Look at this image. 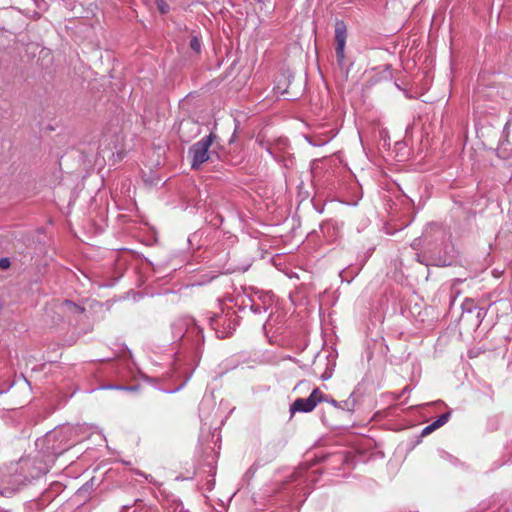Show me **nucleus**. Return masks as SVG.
I'll return each instance as SVG.
<instances>
[{
	"label": "nucleus",
	"instance_id": "nucleus-1",
	"mask_svg": "<svg viewBox=\"0 0 512 512\" xmlns=\"http://www.w3.org/2000/svg\"><path fill=\"white\" fill-rule=\"evenodd\" d=\"M216 139V135L211 132L202 139L190 146L188 156L191 159V168L198 170L202 165L210 159L214 150L210 151V147Z\"/></svg>",
	"mask_w": 512,
	"mask_h": 512
},
{
	"label": "nucleus",
	"instance_id": "nucleus-2",
	"mask_svg": "<svg viewBox=\"0 0 512 512\" xmlns=\"http://www.w3.org/2000/svg\"><path fill=\"white\" fill-rule=\"evenodd\" d=\"M171 331L175 340L182 339L184 336L192 337L195 341H200L203 338L202 329L196 325L191 317L177 318L171 324Z\"/></svg>",
	"mask_w": 512,
	"mask_h": 512
},
{
	"label": "nucleus",
	"instance_id": "nucleus-3",
	"mask_svg": "<svg viewBox=\"0 0 512 512\" xmlns=\"http://www.w3.org/2000/svg\"><path fill=\"white\" fill-rule=\"evenodd\" d=\"M328 401L327 395H324L319 388H314L307 398H297L289 408L291 416L295 413H309L312 412L318 403Z\"/></svg>",
	"mask_w": 512,
	"mask_h": 512
},
{
	"label": "nucleus",
	"instance_id": "nucleus-4",
	"mask_svg": "<svg viewBox=\"0 0 512 512\" xmlns=\"http://www.w3.org/2000/svg\"><path fill=\"white\" fill-rule=\"evenodd\" d=\"M2 489L0 494L11 495L18 491L22 486H25L28 482L24 473L19 469V463L15 468L10 469L9 474L3 475L1 479Z\"/></svg>",
	"mask_w": 512,
	"mask_h": 512
},
{
	"label": "nucleus",
	"instance_id": "nucleus-5",
	"mask_svg": "<svg viewBox=\"0 0 512 512\" xmlns=\"http://www.w3.org/2000/svg\"><path fill=\"white\" fill-rule=\"evenodd\" d=\"M347 39V27L343 20L335 23V53L338 65L342 68L345 65V47Z\"/></svg>",
	"mask_w": 512,
	"mask_h": 512
},
{
	"label": "nucleus",
	"instance_id": "nucleus-6",
	"mask_svg": "<svg viewBox=\"0 0 512 512\" xmlns=\"http://www.w3.org/2000/svg\"><path fill=\"white\" fill-rule=\"evenodd\" d=\"M19 469L24 473L28 483L48 472V469L40 461L32 459H21Z\"/></svg>",
	"mask_w": 512,
	"mask_h": 512
},
{
	"label": "nucleus",
	"instance_id": "nucleus-7",
	"mask_svg": "<svg viewBox=\"0 0 512 512\" xmlns=\"http://www.w3.org/2000/svg\"><path fill=\"white\" fill-rule=\"evenodd\" d=\"M284 258H271L273 265L280 271H282L288 278L292 279H304V275L307 270L300 266L287 264Z\"/></svg>",
	"mask_w": 512,
	"mask_h": 512
},
{
	"label": "nucleus",
	"instance_id": "nucleus-8",
	"mask_svg": "<svg viewBox=\"0 0 512 512\" xmlns=\"http://www.w3.org/2000/svg\"><path fill=\"white\" fill-rule=\"evenodd\" d=\"M254 301L261 303L262 308L270 309L274 303V294L271 291H261L256 289H251L250 293H246Z\"/></svg>",
	"mask_w": 512,
	"mask_h": 512
},
{
	"label": "nucleus",
	"instance_id": "nucleus-9",
	"mask_svg": "<svg viewBox=\"0 0 512 512\" xmlns=\"http://www.w3.org/2000/svg\"><path fill=\"white\" fill-rule=\"evenodd\" d=\"M364 265V260L361 259L358 263L349 264L346 268H344L340 272V277L342 281H347L348 283L353 280V278L360 272Z\"/></svg>",
	"mask_w": 512,
	"mask_h": 512
},
{
	"label": "nucleus",
	"instance_id": "nucleus-10",
	"mask_svg": "<svg viewBox=\"0 0 512 512\" xmlns=\"http://www.w3.org/2000/svg\"><path fill=\"white\" fill-rule=\"evenodd\" d=\"M327 397H328V401H325L326 403H329L332 406H334L338 409H341V410H345L348 412L354 411L355 401H354V399H351L352 395L348 399H346L344 401H340V402L336 401L335 399H333L330 396H327Z\"/></svg>",
	"mask_w": 512,
	"mask_h": 512
},
{
	"label": "nucleus",
	"instance_id": "nucleus-11",
	"mask_svg": "<svg viewBox=\"0 0 512 512\" xmlns=\"http://www.w3.org/2000/svg\"><path fill=\"white\" fill-rule=\"evenodd\" d=\"M242 305L244 307H249L254 314H261L268 310L267 308H262L261 303L254 301V299L247 294H245V298L242 299Z\"/></svg>",
	"mask_w": 512,
	"mask_h": 512
},
{
	"label": "nucleus",
	"instance_id": "nucleus-12",
	"mask_svg": "<svg viewBox=\"0 0 512 512\" xmlns=\"http://www.w3.org/2000/svg\"><path fill=\"white\" fill-rule=\"evenodd\" d=\"M335 134H330L326 137H320V136H306L305 139L307 142L316 147L323 146L327 144L332 138H334Z\"/></svg>",
	"mask_w": 512,
	"mask_h": 512
},
{
	"label": "nucleus",
	"instance_id": "nucleus-13",
	"mask_svg": "<svg viewBox=\"0 0 512 512\" xmlns=\"http://www.w3.org/2000/svg\"><path fill=\"white\" fill-rule=\"evenodd\" d=\"M478 307L474 299L465 298L461 304L462 317H464L465 314H473Z\"/></svg>",
	"mask_w": 512,
	"mask_h": 512
},
{
	"label": "nucleus",
	"instance_id": "nucleus-14",
	"mask_svg": "<svg viewBox=\"0 0 512 512\" xmlns=\"http://www.w3.org/2000/svg\"><path fill=\"white\" fill-rule=\"evenodd\" d=\"M227 321L230 323V320H228L226 317H222V316H218V315L210 319V324L216 330V333L218 334L219 338H225L231 333L230 331H228V332H221V334H220V331H218V329L216 327L218 324H220V323L225 324Z\"/></svg>",
	"mask_w": 512,
	"mask_h": 512
},
{
	"label": "nucleus",
	"instance_id": "nucleus-15",
	"mask_svg": "<svg viewBox=\"0 0 512 512\" xmlns=\"http://www.w3.org/2000/svg\"><path fill=\"white\" fill-rule=\"evenodd\" d=\"M421 263L425 265L435 264L439 266H449L451 262L447 261V258H422Z\"/></svg>",
	"mask_w": 512,
	"mask_h": 512
},
{
	"label": "nucleus",
	"instance_id": "nucleus-16",
	"mask_svg": "<svg viewBox=\"0 0 512 512\" xmlns=\"http://www.w3.org/2000/svg\"><path fill=\"white\" fill-rule=\"evenodd\" d=\"M450 418V413H443L441 414L435 421H433V427H436L437 429L443 426L448 422Z\"/></svg>",
	"mask_w": 512,
	"mask_h": 512
},
{
	"label": "nucleus",
	"instance_id": "nucleus-17",
	"mask_svg": "<svg viewBox=\"0 0 512 512\" xmlns=\"http://www.w3.org/2000/svg\"><path fill=\"white\" fill-rule=\"evenodd\" d=\"M474 313L476 314L475 315L476 319L474 321V325L478 327L482 323V321L485 318L487 312H486V310L484 308L478 307L477 310Z\"/></svg>",
	"mask_w": 512,
	"mask_h": 512
},
{
	"label": "nucleus",
	"instance_id": "nucleus-18",
	"mask_svg": "<svg viewBox=\"0 0 512 512\" xmlns=\"http://www.w3.org/2000/svg\"><path fill=\"white\" fill-rule=\"evenodd\" d=\"M190 48L196 53H199L201 51V41L197 36H193L190 39Z\"/></svg>",
	"mask_w": 512,
	"mask_h": 512
},
{
	"label": "nucleus",
	"instance_id": "nucleus-19",
	"mask_svg": "<svg viewBox=\"0 0 512 512\" xmlns=\"http://www.w3.org/2000/svg\"><path fill=\"white\" fill-rule=\"evenodd\" d=\"M105 388L106 389L123 390V391H136L138 389V386L108 385Z\"/></svg>",
	"mask_w": 512,
	"mask_h": 512
},
{
	"label": "nucleus",
	"instance_id": "nucleus-20",
	"mask_svg": "<svg viewBox=\"0 0 512 512\" xmlns=\"http://www.w3.org/2000/svg\"><path fill=\"white\" fill-rule=\"evenodd\" d=\"M440 456H441V458H442L443 460L448 461V462H450V463H451V464H453V465H456V464H457V461H458V460H457L455 457H453L452 455H450L449 453H447V452L442 451V452L440 453Z\"/></svg>",
	"mask_w": 512,
	"mask_h": 512
},
{
	"label": "nucleus",
	"instance_id": "nucleus-21",
	"mask_svg": "<svg viewBox=\"0 0 512 512\" xmlns=\"http://www.w3.org/2000/svg\"><path fill=\"white\" fill-rule=\"evenodd\" d=\"M11 265L10 258H0V268L7 269Z\"/></svg>",
	"mask_w": 512,
	"mask_h": 512
},
{
	"label": "nucleus",
	"instance_id": "nucleus-22",
	"mask_svg": "<svg viewBox=\"0 0 512 512\" xmlns=\"http://www.w3.org/2000/svg\"><path fill=\"white\" fill-rule=\"evenodd\" d=\"M436 429H437L436 427H433V423H431V424L427 425V426L423 429L422 433H423V434H428V433H431L432 431H434V430H436Z\"/></svg>",
	"mask_w": 512,
	"mask_h": 512
},
{
	"label": "nucleus",
	"instance_id": "nucleus-23",
	"mask_svg": "<svg viewBox=\"0 0 512 512\" xmlns=\"http://www.w3.org/2000/svg\"><path fill=\"white\" fill-rule=\"evenodd\" d=\"M117 251H130L134 254V256H137V257H140V256H144L142 253L140 252H135L134 250L132 249H127V248H117L116 249Z\"/></svg>",
	"mask_w": 512,
	"mask_h": 512
},
{
	"label": "nucleus",
	"instance_id": "nucleus-24",
	"mask_svg": "<svg viewBox=\"0 0 512 512\" xmlns=\"http://www.w3.org/2000/svg\"><path fill=\"white\" fill-rule=\"evenodd\" d=\"M267 152L272 156V158L275 160V161H280L279 160V157L274 153V151L271 149V147H267L266 148Z\"/></svg>",
	"mask_w": 512,
	"mask_h": 512
},
{
	"label": "nucleus",
	"instance_id": "nucleus-25",
	"mask_svg": "<svg viewBox=\"0 0 512 512\" xmlns=\"http://www.w3.org/2000/svg\"><path fill=\"white\" fill-rule=\"evenodd\" d=\"M412 389L410 388V386H405L403 388V390L401 391V393L397 396V399H399L402 395L410 392Z\"/></svg>",
	"mask_w": 512,
	"mask_h": 512
},
{
	"label": "nucleus",
	"instance_id": "nucleus-26",
	"mask_svg": "<svg viewBox=\"0 0 512 512\" xmlns=\"http://www.w3.org/2000/svg\"><path fill=\"white\" fill-rule=\"evenodd\" d=\"M148 264L155 270L157 271V268L156 267H160V263H156L154 261H148Z\"/></svg>",
	"mask_w": 512,
	"mask_h": 512
},
{
	"label": "nucleus",
	"instance_id": "nucleus-27",
	"mask_svg": "<svg viewBox=\"0 0 512 512\" xmlns=\"http://www.w3.org/2000/svg\"><path fill=\"white\" fill-rule=\"evenodd\" d=\"M182 387H183V385L179 386V387H178V388H176V389H173V390L167 391V392H168V393H174V392H176V391L180 390Z\"/></svg>",
	"mask_w": 512,
	"mask_h": 512
},
{
	"label": "nucleus",
	"instance_id": "nucleus-28",
	"mask_svg": "<svg viewBox=\"0 0 512 512\" xmlns=\"http://www.w3.org/2000/svg\"><path fill=\"white\" fill-rule=\"evenodd\" d=\"M418 241H419V239H415L414 242L411 244V246L413 248H416V246L418 245Z\"/></svg>",
	"mask_w": 512,
	"mask_h": 512
},
{
	"label": "nucleus",
	"instance_id": "nucleus-29",
	"mask_svg": "<svg viewBox=\"0 0 512 512\" xmlns=\"http://www.w3.org/2000/svg\"><path fill=\"white\" fill-rule=\"evenodd\" d=\"M132 507V505H123L122 510H128Z\"/></svg>",
	"mask_w": 512,
	"mask_h": 512
},
{
	"label": "nucleus",
	"instance_id": "nucleus-30",
	"mask_svg": "<svg viewBox=\"0 0 512 512\" xmlns=\"http://www.w3.org/2000/svg\"><path fill=\"white\" fill-rule=\"evenodd\" d=\"M235 271H236V269H230V268H228V269L226 270V272H227V273H232V272H235Z\"/></svg>",
	"mask_w": 512,
	"mask_h": 512
},
{
	"label": "nucleus",
	"instance_id": "nucleus-31",
	"mask_svg": "<svg viewBox=\"0 0 512 512\" xmlns=\"http://www.w3.org/2000/svg\"><path fill=\"white\" fill-rule=\"evenodd\" d=\"M284 255H285L284 253H275L273 256L280 257V256H284Z\"/></svg>",
	"mask_w": 512,
	"mask_h": 512
},
{
	"label": "nucleus",
	"instance_id": "nucleus-32",
	"mask_svg": "<svg viewBox=\"0 0 512 512\" xmlns=\"http://www.w3.org/2000/svg\"><path fill=\"white\" fill-rule=\"evenodd\" d=\"M159 8H160V11H161L162 13H166V10L164 9V6H160Z\"/></svg>",
	"mask_w": 512,
	"mask_h": 512
},
{
	"label": "nucleus",
	"instance_id": "nucleus-33",
	"mask_svg": "<svg viewBox=\"0 0 512 512\" xmlns=\"http://www.w3.org/2000/svg\"><path fill=\"white\" fill-rule=\"evenodd\" d=\"M67 305H71V306H75L74 303L70 302V301H66L65 302Z\"/></svg>",
	"mask_w": 512,
	"mask_h": 512
},
{
	"label": "nucleus",
	"instance_id": "nucleus-34",
	"mask_svg": "<svg viewBox=\"0 0 512 512\" xmlns=\"http://www.w3.org/2000/svg\"><path fill=\"white\" fill-rule=\"evenodd\" d=\"M140 476H144L146 478V480H148V476L144 475L143 473H138Z\"/></svg>",
	"mask_w": 512,
	"mask_h": 512
},
{
	"label": "nucleus",
	"instance_id": "nucleus-35",
	"mask_svg": "<svg viewBox=\"0 0 512 512\" xmlns=\"http://www.w3.org/2000/svg\"><path fill=\"white\" fill-rule=\"evenodd\" d=\"M235 135L233 134L232 138L229 140V143H232L234 140Z\"/></svg>",
	"mask_w": 512,
	"mask_h": 512
},
{
	"label": "nucleus",
	"instance_id": "nucleus-36",
	"mask_svg": "<svg viewBox=\"0 0 512 512\" xmlns=\"http://www.w3.org/2000/svg\"><path fill=\"white\" fill-rule=\"evenodd\" d=\"M326 227H327V226H322V227H321V230H322V232H323V233H324V230L326 229Z\"/></svg>",
	"mask_w": 512,
	"mask_h": 512
},
{
	"label": "nucleus",
	"instance_id": "nucleus-37",
	"mask_svg": "<svg viewBox=\"0 0 512 512\" xmlns=\"http://www.w3.org/2000/svg\"><path fill=\"white\" fill-rule=\"evenodd\" d=\"M218 274H214L211 276V279L215 278Z\"/></svg>",
	"mask_w": 512,
	"mask_h": 512
},
{
	"label": "nucleus",
	"instance_id": "nucleus-38",
	"mask_svg": "<svg viewBox=\"0 0 512 512\" xmlns=\"http://www.w3.org/2000/svg\"><path fill=\"white\" fill-rule=\"evenodd\" d=\"M5 391H6V390H4V391H0V394L4 393Z\"/></svg>",
	"mask_w": 512,
	"mask_h": 512
}]
</instances>
